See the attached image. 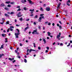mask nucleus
I'll return each instance as SVG.
<instances>
[{"label":"nucleus","mask_w":72,"mask_h":72,"mask_svg":"<svg viewBox=\"0 0 72 72\" xmlns=\"http://www.w3.org/2000/svg\"><path fill=\"white\" fill-rule=\"evenodd\" d=\"M35 34H36L37 35H39V33L37 32V30H34L33 31V32L32 33L33 34H34V33H35Z\"/></svg>","instance_id":"1"},{"label":"nucleus","mask_w":72,"mask_h":72,"mask_svg":"<svg viewBox=\"0 0 72 72\" xmlns=\"http://www.w3.org/2000/svg\"><path fill=\"white\" fill-rule=\"evenodd\" d=\"M15 36H16V38H18L19 37H18V35H19V34H20V33H15Z\"/></svg>","instance_id":"2"},{"label":"nucleus","mask_w":72,"mask_h":72,"mask_svg":"<svg viewBox=\"0 0 72 72\" xmlns=\"http://www.w3.org/2000/svg\"><path fill=\"white\" fill-rule=\"evenodd\" d=\"M50 8L46 7V10L48 12H49V11H50Z\"/></svg>","instance_id":"3"},{"label":"nucleus","mask_w":72,"mask_h":72,"mask_svg":"<svg viewBox=\"0 0 72 72\" xmlns=\"http://www.w3.org/2000/svg\"><path fill=\"white\" fill-rule=\"evenodd\" d=\"M8 60H11V61H13V60H14V58H8Z\"/></svg>","instance_id":"4"},{"label":"nucleus","mask_w":72,"mask_h":72,"mask_svg":"<svg viewBox=\"0 0 72 72\" xmlns=\"http://www.w3.org/2000/svg\"><path fill=\"white\" fill-rule=\"evenodd\" d=\"M21 2H22V4H24L25 2H27V1L26 0H22L21 1Z\"/></svg>","instance_id":"5"},{"label":"nucleus","mask_w":72,"mask_h":72,"mask_svg":"<svg viewBox=\"0 0 72 72\" xmlns=\"http://www.w3.org/2000/svg\"><path fill=\"white\" fill-rule=\"evenodd\" d=\"M60 35H61V33H59V35H57V38H59L60 37Z\"/></svg>","instance_id":"6"},{"label":"nucleus","mask_w":72,"mask_h":72,"mask_svg":"<svg viewBox=\"0 0 72 72\" xmlns=\"http://www.w3.org/2000/svg\"><path fill=\"white\" fill-rule=\"evenodd\" d=\"M6 34H5L4 33L2 34V37H5V36H6Z\"/></svg>","instance_id":"7"},{"label":"nucleus","mask_w":72,"mask_h":72,"mask_svg":"<svg viewBox=\"0 0 72 72\" xmlns=\"http://www.w3.org/2000/svg\"><path fill=\"white\" fill-rule=\"evenodd\" d=\"M2 56H4V54H0V58H2Z\"/></svg>","instance_id":"8"},{"label":"nucleus","mask_w":72,"mask_h":72,"mask_svg":"<svg viewBox=\"0 0 72 72\" xmlns=\"http://www.w3.org/2000/svg\"><path fill=\"white\" fill-rule=\"evenodd\" d=\"M30 28L29 26H27L25 28L24 31H26V30H27L28 29Z\"/></svg>","instance_id":"9"},{"label":"nucleus","mask_w":72,"mask_h":72,"mask_svg":"<svg viewBox=\"0 0 72 72\" xmlns=\"http://www.w3.org/2000/svg\"><path fill=\"white\" fill-rule=\"evenodd\" d=\"M34 10H35V9H33V10L30 9L29 10V11H30V12H34Z\"/></svg>","instance_id":"10"},{"label":"nucleus","mask_w":72,"mask_h":72,"mask_svg":"<svg viewBox=\"0 0 72 72\" xmlns=\"http://www.w3.org/2000/svg\"><path fill=\"white\" fill-rule=\"evenodd\" d=\"M61 4V3H59L58 4V5L57 6V8H59V7H60V6Z\"/></svg>","instance_id":"11"},{"label":"nucleus","mask_w":72,"mask_h":72,"mask_svg":"<svg viewBox=\"0 0 72 72\" xmlns=\"http://www.w3.org/2000/svg\"><path fill=\"white\" fill-rule=\"evenodd\" d=\"M1 6H5V5L4 3H2L1 4Z\"/></svg>","instance_id":"12"},{"label":"nucleus","mask_w":72,"mask_h":72,"mask_svg":"<svg viewBox=\"0 0 72 72\" xmlns=\"http://www.w3.org/2000/svg\"><path fill=\"white\" fill-rule=\"evenodd\" d=\"M4 15L6 16V17H9V15L6 14H5Z\"/></svg>","instance_id":"13"},{"label":"nucleus","mask_w":72,"mask_h":72,"mask_svg":"<svg viewBox=\"0 0 72 72\" xmlns=\"http://www.w3.org/2000/svg\"><path fill=\"white\" fill-rule=\"evenodd\" d=\"M10 3V1H6L5 2V3L6 4H9V3Z\"/></svg>","instance_id":"14"},{"label":"nucleus","mask_w":72,"mask_h":72,"mask_svg":"<svg viewBox=\"0 0 72 72\" xmlns=\"http://www.w3.org/2000/svg\"><path fill=\"white\" fill-rule=\"evenodd\" d=\"M66 4H67V5H68V6H70V4H69V2H66Z\"/></svg>","instance_id":"15"},{"label":"nucleus","mask_w":72,"mask_h":72,"mask_svg":"<svg viewBox=\"0 0 72 72\" xmlns=\"http://www.w3.org/2000/svg\"><path fill=\"white\" fill-rule=\"evenodd\" d=\"M4 9H5V10H9V8H7V7L4 8Z\"/></svg>","instance_id":"16"},{"label":"nucleus","mask_w":72,"mask_h":72,"mask_svg":"<svg viewBox=\"0 0 72 72\" xmlns=\"http://www.w3.org/2000/svg\"><path fill=\"white\" fill-rule=\"evenodd\" d=\"M48 34V36H50V32H48L47 33Z\"/></svg>","instance_id":"17"},{"label":"nucleus","mask_w":72,"mask_h":72,"mask_svg":"<svg viewBox=\"0 0 72 72\" xmlns=\"http://www.w3.org/2000/svg\"><path fill=\"white\" fill-rule=\"evenodd\" d=\"M14 14V12H11L10 13V14H11V15H12V14Z\"/></svg>","instance_id":"18"},{"label":"nucleus","mask_w":72,"mask_h":72,"mask_svg":"<svg viewBox=\"0 0 72 72\" xmlns=\"http://www.w3.org/2000/svg\"><path fill=\"white\" fill-rule=\"evenodd\" d=\"M23 15H17V17L18 18H19V17H21V16H22Z\"/></svg>","instance_id":"19"},{"label":"nucleus","mask_w":72,"mask_h":72,"mask_svg":"<svg viewBox=\"0 0 72 72\" xmlns=\"http://www.w3.org/2000/svg\"><path fill=\"white\" fill-rule=\"evenodd\" d=\"M37 17H38V15H36L35 16V17L34 18V19H36V18H37Z\"/></svg>","instance_id":"20"},{"label":"nucleus","mask_w":72,"mask_h":72,"mask_svg":"<svg viewBox=\"0 0 72 72\" xmlns=\"http://www.w3.org/2000/svg\"><path fill=\"white\" fill-rule=\"evenodd\" d=\"M33 45L34 48H36V44L35 43H33Z\"/></svg>","instance_id":"21"},{"label":"nucleus","mask_w":72,"mask_h":72,"mask_svg":"<svg viewBox=\"0 0 72 72\" xmlns=\"http://www.w3.org/2000/svg\"><path fill=\"white\" fill-rule=\"evenodd\" d=\"M27 9H28L27 8H26V7H25L24 8V10H26Z\"/></svg>","instance_id":"22"},{"label":"nucleus","mask_w":72,"mask_h":72,"mask_svg":"<svg viewBox=\"0 0 72 72\" xmlns=\"http://www.w3.org/2000/svg\"><path fill=\"white\" fill-rule=\"evenodd\" d=\"M19 20H20V21H22L23 20V18H22V17L20 18Z\"/></svg>","instance_id":"23"},{"label":"nucleus","mask_w":72,"mask_h":72,"mask_svg":"<svg viewBox=\"0 0 72 72\" xmlns=\"http://www.w3.org/2000/svg\"><path fill=\"white\" fill-rule=\"evenodd\" d=\"M43 40L44 42V44H45L46 43V40L45 39H43Z\"/></svg>","instance_id":"24"},{"label":"nucleus","mask_w":72,"mask_h":72,"mask_svg":"<svg viewBox=\"0 0 72 72\" xmlns=\"http://www.w3.org/2000/svg\"><path fill=\"white\" fill-rule=\"evenodd\" d=\"M18 9H19L20 8H21V6H17L16 7Z\"/></svg>","instance_id":"25"},{"label":"nucleus","mask_w":72,"mask_h":72,"mask_svg":"<svg viewBox=\"0 0 72 72\" xmlns=\"http://www.w3.org/2000/svg\"><path fill=\"white\" fill-rule=\"evenodd\" d=\"M10 30L11 31H13V29L12 28H10Z\"/></svg>","instance_id":"26"},{"label":"nucleus","mask_w":72,"mask_h":72,"mask_svg":"<svg viewBox=\"0 0 72 72\" xmlns=\"http://www.w3.org/2000/svg\"><path fill=\"white\" fill-rule=\"evenodd\" d=\"M32 51V49H31L29 50V53H31V51Z\"/></svg>","instance_id":"27"},{"label":"nucleus","mask_w":72,"mask_h":72,"mask_svg":"<svg viewBox=\"0 0 72 72\" xmlns=\"http://www.w3.org/2000/svg\"><path fill=\"white\" fill-rule=\"evenodd\" d=\"M21 8H19L17 10V12H18V11H21Z\"/></svg>","instance_id":"28"},{"label":"nucleus","mask_w":72,"mask_h":72,"mask_svg":"<svg viewBox=\"0 0 72 72\" xmlns=\"http://www.w3.org/2000/svg\"><path fill=\"white\" fill-rule=\"evenodd\" d=\"M10 28H14V26H10Z\"/></svg>","instance_id":"29"},{"label":"nucleus","mask_w":72,"mask_h":72,"mask_svg":"<svg viewBox=\"0 0 72 72\" xmlns=\"http://www.w3.org/2000/svg\"><path fill=\"white\" fill-rule=\"evenodd\" d=\"M24 62L25 63H26L27 62V60H26V59H24Z\"/></svg>","instance_id":"30"},{"label":"nucleus","mask_w":72,"mask_h":72,"mask_svg":"<svg viewBox=\"0 0 72 72\" xmlns=\"http://www.w3.org/2000/svg\"><path fill=\"white\" fill-rule=\"evenodd\" d=\"M16 30L18 31V33H19V30H18V29H17Z\"/></svg>","instance_id":"31"},{"label":"nucleus","mask_w":72,"mask_h":72,"mask_svg":"<svg viewBox=\"0 0 72 72\" xmlns=\"http://www.w3.org/2000/svg\"><path fill=\"white\" fill-rule=\"evenodd\" d=\"M4 21H5V19L4 18H2V21L4 22Z\"/></svg>","instance_id":"32"},{"label":"nucleus","mask_w":72,"mask_h":72,"mask_svg":"<svg viewBox=\"0 0 72 72\" xmlns=\"http://www.w3.org/2000/svg\"><path fill=\"white\" fill-rule=\"evenodd\" d=\"M3 45L1 46V48H2V49H3V48H4Z\"/></svg>","instance_id":"33"},{"label":"nucleus","mask_w":72,"mask_h":72,"mask_svg":"<svg viewBox=\"0 0 72 72\" xmlns=\"http://www.w3.org/2000/svg\"><path fill=\"white\" fill-rule=\"evenodd\" d=\"M40 10L42 11H43V9H42V8L41 7Z\"/></svg>","instance_id":"34"},{"label":"nucleus","mask_w":72,"mask_h":72,"mask_svg":"<svg viewBox=\"0 0 72 72\" xmlns=\"http://www.w3.org/2000/svg\"><path fill=\"white\" fill-rule=\"evenodd\" d=\"M59 28H60V29H62V26H61V25H59Z\"/></svg>","instance_id":"35"},{"label":"nucleus","mask_w":72,"mask_h":72,"mask_svg":"<svg viewBox=\"0 0 72 72\" xmlns=\"http://www.w3.org/2000/svg\"><path fill=\"white\" fill-rule=\"evenodd\" d=\"M44 15V14H42L40 15V17H43V15Z\"/></svg>","instance_id":"36"},{"label":"nucleus","mask_w":72,"mask_h":72,"mask_svg":"<svg viewBox=\"0 0 72 72\" xmlns=\"http://www.w3.org/2000/svg\"><path fill=\"white\" fill-rule=\"evenodd\" d=\"M32 2V1H29V4H31Z\"/></svg>","instance_id":"37"},{"label":"nucleus","mask_w":72,"mask_h":72,"mask_svg":"<svg viewBox=\"0 0 72 72\" xmlns=\"http://www.w3.org/2000/svg\"><path fill=\"white\" fill-rule=\"evenodd\" d=\"M39 19H40V20H42V17H40L39 18Z\"/></svg>","instance_id":"38"},{"label":"nucleus","mask_w":72,"mask_h":72,"mask_svg":"<svg viewBox=\"0 0 72 72\" xmlns=\"http://www.w3.org/2000/svg\"><path fill=\"white\" fill-rule=\"evenodd\" d=\"M58 22H59V23H60L61 24H62V22H61V21H59Z\"/></svg>","instance_id":"39"},{"label":"nucleus","mask_w":72,"mask_h":72,"mask_svg":"<svg viewBox=\"0 0 72 72\" xmlns=\"http://www.w3.org/2000/svg\"><path fill=\"white\" fill-rule=\"evenodd\" d=\"M38 49L39 50H40V49H41V48L40 46L38 47Z\"/></svg>","instance_id":"40"},{"label":"nucleus","mask_w":72,"mask_h":72,"mask_svg":"<svg viewBox=\"0 0 72 72\" xmlns=\"http://www.w3.org/2000/svg\"><path fill=\"white\" fill-rule=\"evenodd\" d=\"M8 7H11V6L10 4H8L7 6Z\"/></svg>","instance_id":"41"},{"label":"nucleus","mask_w":72,"mask_h":72,"mask_svg":"<svg viewBox=\"0 0 72 72\" xmlns=\"http://www.w3.org/2000/svg\"><path fill=\"white\" fill-rule=\"evenodd\" d=\"M21 14V12H20L17 14V15H20Z\"/></svg>","instance_id":"42"},{"label":"nucleus","mask_w":72,"mask_h":72,"mask_svg":"<svg viewBox=\"0 0 72 72\" xmlns=\"http://www.w3.org/2000/svg\"><path fill=\"white\" fill-rule=\"evenodd\" d=\"M29 20H30V19H26V21H29Z\"/></svg>","instance_id":"43"},{"label":"nucleus","mask_w":72,"mask_h":72,"mask_svg":"<svg viewBox=\"0 0 72 72\" xmlns=\"http://www.w3.org/2000/svg\"><path fill=\"white\" fill-rule=\"evenodd\" d=\"M9 21H7L6 22V24H9Z\"/></svg>","instance_id":"44"},{"label":"nucleus","mask_w":72,"mask_h":72,"mask_svg":"<svg viewBox=\"0 0 72 72\" xmlns=\"http://www.w3.org/2000/svg\"><path fill=\"white\" fill-rule=\"evenodd\" d=\"M46 48L47 49V50H49V47H47Z\"/></svg>","instance_id":"45"},{"label":"nucleus","mask_w":72,"mask_h":72,"mask_svg":"<svg viewBox=\"0 0 72 72\" xmlns=\"http://www.w3.org/2000/svg\"><path fill=\"white\" fill-rule=\"evenodd\" d=\"M38 21H39L40 22H41V20H40L39 19Z\"/></svg>","instance_id":"46"},{"label":"nucleus","mask_w":72,"mask_h":72,"mask_svg":"<svg viewBox=\"0 0 72 72\" xmlns=\"http://www.w3.org/2000/svg\"><path fill=\"white\" fill-rule=\"evenodd\" d=\"M48 25L49 26H50V25H51V23H50V22H49L48 24Z\"/></svg>","instance_id":"47"},{"label":"nucleus","mask_w":72,"mask_h":72,"mask_svg":"<svg viewBox=\"0 0 72 72\" xmlns=\"http://www.w3.org/2000/svg\"><path fill=\"white\" fill-rule=\"evenodd\" d=\"M4 22L3 21L2 22H0V23L1 24H4Z\"/></svg>","instance_id":"48"},{"label":"nucleus","mask_w":72,"mask_h":72,"mask_svg":"<svg viewBox=\"0 0 72 72\" xmlns=\"http://www.w3.org/2000/svg\"><path fill=\"white\" fill-rule=\"evenodd\" d=\"M22 43H20V46H22Z\"/></svg>","instance_id":"49"},{"label":"nucleus","mask_w":72,"mask_h":72,"mask_svg":"<svg viewBox=\"0 0 72 72\" xmlns=\"http://www.w3.org/2000/svg\"><path fill=\"white\" fill-rule=\"evenodd\" d=\"M70 45H71V44H70V43H69V45H68L67 46H70Z\"/></svg>","instance_id":"50"},{"label":"nucleus","mask_w":72,"mask_h":72,"mask_svg":"<svg viewBox=\"0 0 72 72\" xmlns=\"http://www.w3.org/2000/svg\"><path fill=\"white\" fill-rule=\"evenodd\" d=\"M33 24H34V25H36V22H33Z\"/></svg>","instance_id":"51"},{"label":"nucleus","mask_w":72,"mask_h":72,"mask_svg":"<svg viewBox=\"0 0 72 72\" xmlns=\"http://www.w3.org/2000/svg\"><path fill=\"white\" fill-rule=\"evenodd\" d=\"M9 32V29L8 28L7 29V32Z\"/></svg>","instance_id":"52"},{"label":"nucleus","mask_w":72,"mask_h":72,"mask_svg":"<svg viewBox=\"0 0 72 72\" xmlns=\"http://www.w3.org/2000/svg\"><path fill=\"white\" fill-rule=\"evenodd\" d=\"M38 28L39 29H41V26H39L38 27Z\"/></svg>","instance_id":"53"},{"label":"nucleus","mask_w":72,"mask_h":72,"mask_svg":"<svg viewBox=\"0 0 72 72\" xmlns=\"http://www.w3.org/2000/svg\"><path fill=\"white\" fill-rule=\"evenodd\" d=\"M67 2H68V3H70L71 1H70V0H68V1H67Z\"/></svg>","instance_id":"54"},{"label":"nucleus","mask_w":72,"mask_h":72,"mask_svg":"<svg viewBox=\"0 0 72 72\" xmlns=\"http://www.w3.org/2000/svg\"><path fill=\"white\" fill-rule=\"evenodd\" d=\"M29 49H28L27 50V53H28V51H29Z\"/></svg>","instance_id":"55"},{"label":"nucleus","mask_w":72,"mask_h":72,"mask_svg":"<svg viewBox=\"0 0 72 72\" xmlns=\"http://www.w3.org/2000/svg\"><path fill=\"white\" fill-rule=\"evenodd\" d=\"M18 58H21V56L19 55H18Z\"/></svg>","instance_id":"56"},{"label":"nucleus","mask_w":72,"mask_h":72,"mask_svg":"<svg viewBox=\"0 0 72 72\" xmlns=\"http://www.w3.org/2000/svg\"><path fill=\"white\" fill-rule=\"evenodd\" d=\"M14 3V2H12L11 3V4H13Z\"/></svg>","instance_id":"57"},{"label":"nucleus","mask_w":72,"mask_h":72,"mask_svg":"<svg viewBox=\"0 0 72 72\" xmlns=\"http://www.w3.org/2000/svg\"><path fill=\"white\" fill-rule=\"evenodd\" d=\"M15 62V60H14V61L12 62V63H14Z\"/></svg>","instance_id":"58"},{"label":"nucleus","mask_w":72,"mask_h":72,"mask_svg":"<svg viewBox=\"0 0 72 72\" xmlns=\"http://www.w3.org/2000/svg\"><path fill=\"white\" fill-rule=\"evenodd\" d=\"M43 6H45H45H46V4H44L43 5Z\"/></svg>","instance_id":"59"},{"label":"nucleus","mask_w":72,"mask_h":72,"mask_svg":"<svg viewBox=\"0 0 72 72\" xmlns=\"http://www.w3.org/2000/svg\"><path fill=\"white\" fill-rule=\"evenodd\" d=\"M63 45V43H61V44H60V45L61 46H62Z\"/></svg>","instance_id":"60"},{"label":"nucleus","mask_w":72,"mask_h":72,"mask_svg":"<svg viewBox=\"0 0 72 72\" xmlns=\"http://www.w3.org/2000/svg\"><path fill=\"white\" fill-rule=\"evenodd\" d=\"M16 26H17L18 27H19V25L17 24H16Z\"/></svg>","instance_id":"61"},{"label":"nucleus","mask_w":72,"mask_h":72,"mask_svg":"<svg viewBox=\"0 0 72 72\" xmlns=\"http://www.w3.org/2000/svg\"><path fill=\"white\" fill-rule=\"evenodd\" d=\"M48 50H46V53H48Z\"/></svg>","instance_id":"62"},{"label":"nucleus","mask_w":72,"mask_h":72,"mask_svg":"<svg viewBox=\"0 0 72 72\" xmlns=\"http://www.w3.org/2000/svg\"><path fill=\"white\" fill-rule=\"evenodd\" d=\"M54 25H55V24H54V23H53L52 24L53 26H54Z\"/></svg>","instance_id":"63"},{"label":"nucleus","mask_w":72,"mask_h":72,"mask_svg":"<svg viewBox=\"0 0 72 72\" xmlns=\"http://www.w3.org/2000/svg\"><path fill=\"white\" fill-rule=\"evenodd\" d=\"M31 4H34V2H32V3H31Z\"/></svg>","instance_id":"64"}]
</instances>
